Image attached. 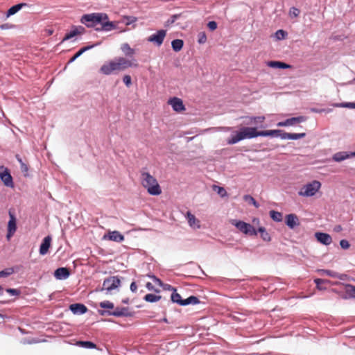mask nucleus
Returning <instances> with one entry per match:
<instances>
[{
	"label": "nucleus",
	"instance_id": "nucleus-17",
	"mask_svg": "<svg viewBox=\"0 0 355 355\" xmlns=\"http://www.w3.org/2000/svg\"><path fill=\"white\" fill-rule=\"evenodd\" d=\"M69 275V270L64 267L59 268L54 272V276L57 279H65L68 278Z\"/></svg>",
	"mask_w": 355,
	"mask_h": 355
},
{
	"label": "nucleus",
	"instance_id": "nucleus-18",
	"mask_svg": "<svg viewBox=\"0 0 355 355\" xmlns=\"http://www.w3.org/2000/svg\"><path fill=\"white\" fill-rule=\"evenodd\" d=\"M51 237L50 236L44 237L40 248V254L41 255H45L49 252V249L51 246Z\"/></svg>",
	"mask_w": 355,
	"mask_h": 355
},
{
	"label": "nucleus",
	"instance_id": "nucleus-23",
	"mask_svg": "<svg viewBox=\"0 0 355 355\" xmlns=\"http://www.w3.org/2000/svg\"><path fill=\"white\" fill-rule=\"evenodd\" d=\"M27 6V3H21L17 5H15L10 8L7 11L6 16L8 17L11 15H15L17 13L19 10H20L22 8Z\"/></svg>",
	"mask_w": 355,
	"mask_h": 355
},
{
	"label": "nucleus",
	"instance_id": "nucleus-16",
	"mask_svg": "<svg viewBox=\"0 0 355 355\" xmlns=\"http://www.w3.org/2000/svg\"><path fill=\"white\" fill-rule=\"evenodd\" d=\"M104 239L115 242H121L124 240V236L118 231H112L105 235Z\"/></svg>",
	"mask_w": 355,
	"mask_h": 355
},
{
	"label": "nucleus",
	"instance_id": "nucleus-28",
	"mask_svg": "<svg viewBox=\"0 0 355 355\" xmlns=\"http://www.w3.org/2000/svg\"><path fill=\"white\" fill-rule=\"evenodd\" d=\"M183 44V40L180 39L174 40L171 42L172 48L175 52L180 51L182 49Z\"/></svg>",
	"mask_w": 355,
	"mask_h": 355
},
{
	"label": "nucleus",
	"instance_id": "nucleus-33",
	"mask_svg": "<svg viewBox=\"0 0 355 355\" xmlns=\"http://www.w3.org/2000/svg\"><path fill=\"white\" fill-rule=\"evenodd\" d=\"M161 297H162L160 295L149 293L146 295L144 299L148 302H155L159 301Z\"/></svg>",
	"mask_w": 355,
	"mask_h": 355
},
{
	"label": "nucleus",
	"instance_id": "nucleus-52",
	"mask_svg": "<svg viewBox=\"0 0 355 355\" xmlns=\"http://www.w3.org/2000/svg\"><path fill=\"white\" fill-rule=\"evenodd\" d=\"M278 137H280L282 139H288V133L281 130V132L278 134Z\"/></svg>",
	"mask_w": 355,
	"mask_h": 355
},
{
	"label": "nucleus",
	"instance_id": "nucleus-64",
	"mask_svg": "<svg viewBox=\"0 0 355 355\" xmlns=\"http://www.w3.org/2000/svg\"><path fill=\"white\" fill-rule=\"evenodd\" d=\"M173 17L174 19H177L178 16H177V15H173Z\"/></svg>",
	"mask_w": 355,
	"mask_h": 355
},
{
	"label": "nucleus",
	"instance_id": "nucleus-61",
	"mask_svg": "<svg viewBox=\"0 0 355 355\" xmlns=\"http://www.w3.org/2000/svg\"><path fill=\"white\" fill-rule=\"evenodd\" d=\"M6 26H7V24H3L1 26V28L3 29V28H6Z\"/></svg>",
	"mask_w": 355,
	"mask_h": 355
},
{
	"label": "nucleus",
	"instance_id": "nucleus-21",
	"mask_svg": "<svg viewBox=\"0 0 355 355\" xmlns=\"http://www.w3.org/2000/svg\"><path fill=\"white\" fill-rule=\"evenodd\" d=\"M355 157V152L347 153V152H338L334 154V161L341 162L345 159Z\"/></svg>",
	"mask_w": 355,
	"mask_h": 355
},
{
	"label": "nucleus",
	"instance_id": "nucleus-58",
	"mask_svg": "<svg viewBox=\"0 0 355 355\" xmlns=\"http://www.w3.org/2000/svg\"><path fill=\"white\" fill-rule=\"evenodd\" d=\"M252 204H253L255 207H259V204L257 203V201L254 200V201H252Z\"/></svg>",
	"mask_w": 355,
	"mask_h": 355
},
{
	"label": "nucleus",
	"instance_id": "nucleus-60",
	"mask_svg": "<svg viewBox=\"0 0 355 355\" xmlns=\"http://www.w3.org/2000/svg\"><path fill=\"white\" fill-rule=\"evenodd\" d=\"M3 288L1 286H0V295H1L3 294Z\"/></svg>",
	"mask_w": 355,
	"mask_h": 355
},
{
	"label": "nucleus",
	"instance_id": "nucleus-27",
	"mask_svg": "<svg viewBox=\"0 0 355 355\" xmlns=\"http://www.w3.org/2000/svg\"><path fill=\"white\" fill-rule=\"evenodd\" d=\"M268 65L270 67L279 69H288L290 67V65L279 61H270Z\"/></svg>",
	"mask_w": 355,
	"mask_h": 355
},
{
	"label": "nucleus",
	"instance_id": "nucleus-59",
	"mask_svg": "<svg viewBox=\"0 0 355 355\" xmlns=\"http://www.w3.org/2000/svg\"><path fill=\"white\" fill-rule=\"evenodd\" d=\"M222 129L225 131H229L230 130V127H224V128H222Z\"/></svg>",
	"mask_w": 355,
	"mask_h": 355
},
{
	"label": "nucleus",
	"instance_id": "nucleus-20",
	"mask_svg": "<svg viewBox=\"0 0 355 355\" xmlns=\"http://www.w3.org/2000/svg\"><path fill=\"white\" fill-rule=\"evenodd\" d=\"M187 218L189 225L193 229L200 228V220L197 219L194 215H193L191 212L187 211Z\"/></svg>",
	"mask_w": 355,
	"mask_h": 355
},
{
	"label": "nucleus",
	"instance_id": "nucleus-31",
	"mask_svg": "<svg viewBox=\"0 0 355 355\" xmlns=\"http://www.w3.org/2000/svg\"><path fill=\"white\" fill-rule=\"evenodd\" d=\"M269 214L270 218L276 222H281L283 219V216L281 212L271 210L270 211Z\"/></svg>",
	"mask_w": 355,
	"mask_h": 355
},
{
	"label": "nucleus",
	"instance_id": "nucleus-44",
	"mask_svg": "<svg viewBox=\"0 0 355 355\" xmlns=\"http://www.w3.org/2000/svg\"><path fill=\"white\" fill-rule=\"evenodd\" d=\"M265 120L264 116H256L250 118V123H262Z\"/></svg>",
	"mask_w": 355,
	"mask_h": 355
},
{
	"label": "nucleus",
	"instance_id": "nucleus-36",
	"mask_svg": "<svg viewBox=\"0 0 355 355\" xmlns=\"http://www.w3.org/2000/svg\"><path fill=\"white\" fill-rule=\"evenodd\" d=\"M306 136L305 133H288V139H299L304 138Z\"/></svg>",
	"mask_w": 355,
	"mask_h": 355
},
{
	"label": "nucleus",
	"instance_id": "nucleus-53",
	"mask_svg": "<svg viewBox=\"0 0 355 355\" xmlns=\"http://www.w3.org/2000/svg\"><path fill=\"white\" fill-rule=\"evenodd\" d=\"M74 28H75L78 35H80V34H82V33H83L85 32V28L81 26H76V27H74Z\"/></svg>",
	"mask_w": 355,
	"mask_h": 355
},
{
	"label": "nucleus",
	"instance_id": "nucleus-8",
	"mask_svg": "<svg viewBox=\"0 0 355 355\" xmlns=\"http://www.w3.org/2000/svg\"><path fill=\"white\" fill-rule=\"evenodd\" d=\"M0 178L5 186L10 188L14 187L12 177L7 168H4L3 166L0 167Z\"/></svg>",
	"mask_w": 355,
	"mask_h": 355
},
{
	"label": "nucleus",
	"instance_id": "nucleus-7",
	"mask_svg": "<svg viewBox=\"0 0 355 355\" xmlns=\"http://www.w3.org/2000/svg\"><path fill=\"white\" fill-rule=\"evenodd\" d=\"M121 285V280L116 276H112L106 278L103 284L101 291H106L107 293L117 288Z\"/></svg>",
	"mask_w": 355,
	"mask_h": 355
},
{
	"label": "nucleus",
	"instance_id": "nucleus-41",
	"mask_svg": "<svg viewBox=\"0 0 355 355\" xmlns=\"http://www.w3.org/2000/svg\"><path fill=\"white\" fill-rule=\"evenodd\" d=\"M78 35L75 28H73L69 33H67L63 38V41L68 40L74 36Z\"/></svg>",
	"mask_w": 355,
	"mask_h": 355
},
{
	"label": "nucleus",
	"instance_id": "nucleus-1",
	"mask_svg": "<svg viewBox=\"0 0 355 355\" xmlns=\"http://www.w3.org/2000/svg\"><path fill=\"white\" fill-rule=\"evenodd\" d=\"M80 21L87 27L95 28L97 31H110L116 28L114 22L108 21V16L105 13L84 15Z\"/></svg>",
	"mask_w": 355,
	"mask_h": 355
},
{
	"label": "nucleus",
	"instance_id": "nucleus-22",
	"mask_svg": "<svg viewBox=\"0 0 355 355\" xmlns=\"http://www.w3.org/2000/svg\"><path fill=\"white\" fill-rule=\"evenodd\" d=\"M70 310L74 313L83 314L85 313L87 309L81 304H73L70 305Z\"/></svg>",
	"mask_w": 355,
	"mask_h": 355
},
{
	"label": "nucleus",
	"instance_id": "nucleus-32",
	"mask_svg": "<svg viewBox=\"0 0 355 355\" xmlns=\"http://www.w3.org/2000/svg\"><path fill=\"white\" fill-rule=\"evenodd\" d=\"M95 45L92 46H87L82 49H80L70 60L69 62H73L76 58H78L79 56H80L84 52L86 51L93 48Z\"/></svg>",
	"mask_w": 355,
	"mask_h": 355
},
{
	"label": "nucleus",
	"instance_id": "nucleus-10",
	"mask_svg": "<svg viewBox=\"0 0 355 355\" xmlns=\"http://www.w3.org/2000/svg\"><path fill=\"white\" fill-rule=\"evenodd\" d=\"M166 31L165 30H159L157 33L151 35L147 39V40L150 42H153L157 46H159L162 44L163 41L166 37Z\"/></svg>",
	"mask_w": 355,
	"mask_h": 355
},
{
	"label": "nucleus",
	"instance_id": "nucleus-2",
	"mask_svg": "<svg viewBox=\"0 0 355 355\" xmlns=\"http://www.w3.org/2000/svg\"><path fill=\"white\" fill-rule=\"evenodd\" d=\"M139 67V64L136 60H128L124 57H118L103 64L100 69V71L105 75H110L116 73L125 69Z\"/></svg>",
	"mask_w": 355,
	"mask_h": 355
},
{
	"label": "nucleus",
	"instance_id": "nucleus-14",
	"mask_svg": "<svg viewBox=\"0 0 355 355\" xmlns=\"http://www.w3.org/2000/svg\"><path fill=\"white\" fill-rule=\"evenodd\" d=\"M168 103L171 105L175 112H180L185 110V107L182 101L177 97H173L169 99Z\"/></svg>",
	"mask_w": 355,
	"mask_h": 355
},
{
	"label": "nucleus",
	"instance_id": "nucleus-35",
	"mask_svg": "<svg viewBox=\"0 0 355 355\" xmlns=\"http://www.w3.org/2000/svg\"><path fill=\"white\" fill-rule=\"evenodd\" d=\"M199 302H200V301L198 297H196L195 296H190L188 298H187L186 300H184V302L182 303V304H183V306H185V305H188L190 304H196Z\"/></svg>",
	"mask_w": 355,
	"mask_h": 355
},
{
	"label": "nucleus",
	"instance_id": "nucleus-15",
	"mask_svg": "<svg viewBox=\"0 0 355 355\" xmlns=\"http://www.w3.org/2000/svg\"><path fill=\"white\" fill-rule=\"evenodd\" d=\"M285 223L291 229H293L295 227L300 225L298 217L294 214L286 215Z\"/></svg>",
	"mask_w": 355,
	"mask_h": 355
},
{
	"label": "nucleus",
	"instance_id": "nucleus-43",
	"mask_svg": "<svg viewBox=\"0 0 355 355\" xmlns=\"http://www.w3.org/2000/svg\"><path fill=\"white\" fill-rule=\"evenodd\" d=\"M198 37V42L199 44H205L207 41V35L205 32L199 33Z\"/></svg>",
	"mask_w": 355,
	"mask_h": 355
},
{
	"label": "nucleus",
	"instance_id": "nucleus-6",
	"mask_svg": "<svg viewBox=\"0 0 355 355\" xmlns=\"http://www.w3.org/2000/svg\"><path fill=\"white\" fill-rule=\"evenodd\" d=\"M321 184L320 182L313 180L304 185L299 191V195L303 197L313 196L319 190Z\"/></svg>",
	"mask_w": 355,
	"mask_h": 355
},
{
	"label": "nucleus",
	"instance_id": "nucleus-45",
	"mask_svg": "<svg viewBox=\"0 0 355 355\" xmlns=\"http://www.w3.org/2000/svg\"><path fill=\"white\" fill-rule=\"evenodd\" d=\"M123 81L128 87H129L132 84L131 77L129 75H125L123 78Z\"/></svg>",
	"mask_w": 355,
	"mask_h": 355
},
{
	"label": "nucleus",
	"instance_id": "nucleus-47",
	"mask_svg": "<svg viewBox=\"0 0 355 355\" xmlns=\"http://www.w3.org/2000/svg\"><path fill=\"white\" fill-rule=\"evenodd\" d=\"M340 247L344 250L348 249L350 246L349 241L345 239L341 240L340 242Z\"/></svg>",
	"mask_w": 355,
	"mask_h": 355
},
{
	"label": "nucleus",
	"instance_id": "nucleus-54",
	"mask_svg": "<svg viewBox=\"0 0 355 355\" xmlns=\"http://www.w3.org/2000/svg\"><path fill=\"white\" fill-rule=\"evenodd\" d=\"M153 281L155 284H157V286H162V282L159 279L157 278L155 276L153 277Z\"/></svg>",
	"mask_w": 355,
	"mask_h": 355
},
{
	"label": "nucleus",
	"instance_id": "nucleus-24",
	"mask_svg": "<svg viewBox=\"0 0 355 355\" xmlns=\"http://www.w3.org/2000/svg\"><path fill=\"white\" fill-rule=\"evenodd\" d=\"M121 50L125 56L132 57L135 53V50L130 47L128 43L122 44Z\"/></svg>",
	"mask_w": 355,
	"mask_h": 355
},
{
	"label": "nucleus",
	"instance_id": "nucleus-11",
	"mask_svg": "<svg viewBox=\"0 0 355 355\" xmlns=\"http://www.w3.org/2000/svg\"><path fill=\"white\" fill-rule=\"evenodd\" d=\"M306 120V118L303 116H300L297 117H292L290 119H287L284 121H280L277 123V125L278 127H284V126H293L297 123L304 122Z\"/></svg>",
	"mask_w": 355,
	"mask_h": 355
},
{
	"label": "nucleus",
	"instance_id": "nucleus-37",
	"mask_svg": "<svg viewBox=\"0 0 355 355\" xmlns=\"http://www.w3.org/2000/svg\"><path fill=\"white\" fill-rule=\"evenodd\" d=\"M258 231L260 232L261 236L264 241H270V240L269 234L266 231L264 227H259Z\"/></svg>",
	"mask_w": 355,
	"mask_h": 355
},
{
	"label": "nucleus",
	"instance_id": "nucleus-19",
	"mask_svg": "<svg viewBox=\"0 0 355 355\" xmlns=\"http://www.w3.org/2000/svg\"><path fill=\"white\" fill-rule=\"evenodd\" d=\"M315 237L317 240L324 245H329L331 243L332 239L328 234L317 232L315 233Z\"/></svg>",
	"mask_w": 355,
	"mask_h": 355
},
{
	"label": "nucleus",
	"instance_id": "nucleus-25",
	"mask_svg": "<svg viewBox=\"0 0 355 355\" xmlns=\"http://www.w3.org/2000/svg\"><path fill=\"white\" fill-rule=\"evenodd\" d=\"M315 283L319 290H324L331 286V282L329 281L321 279H315Z\"/></svg>",
	"mask_w": 355,
	"mask_h": 355
},
{
	"label": "nucleus",
	"instance_id": "nucleus-50",
	"mask_svg": "<svg viewBox=\"0 0 355 355\" xmlns=\"http://www.w3.org/2000/svg\"><path fill=\"white\" fill-rule=\"evenodd\" d=\"M207 27L211 30V31H214L217 28V24L216 21H209L208 24H207Z\"/></svg>",
	"mask_w": 355,
	"mask_h": 355
},
{
	"label": "nucleus",
	"instance_id": "nucleus-62",
	"mask_svg": "<svg viewBox=\"0 0 355 355\" xmlns=\"http://www.w3.org/2000/svg\"><path fill=\"white\" fill-rule=\"evenodd\" d=\"M340 230H341L340 226H338V227L336 228V230H337V231H340Z\"/></svg>",
	"mask_w": 355,
	"mask_h": 355
},
{
	"label": "nucleus",
	"instance_id": "nucleus-51",
	"mask_svg": "<svg viewBox=\"0 0 355 355\" xmlns=\"http://www.w3.org/2000/svg\"><path fill=\"white\" fill-rule=\"evenodd\" d=\"M146 287L149 291H154L155 292H158L159 291L157 289H155L153 284L151 282H147L146 284Z\"/></svg>",
	"mask_w": 355,
	"mask_h": 355
},
{
	"label": "nucleus",
	"instance_id": "nucleus-63",
	"mask_svg": "<svg viewBox=\"0 0 355 355\" xmlns=\"http://www.w3.org/2000/svg\"><path fill=\"white\" fill-rule=\"evenodd\" d=\"M164 320L165 322H168V320H167V319H166V318H164V320Z\"/></svg>",
	"mask_w": 355,
	"mask_h": 355
},
{
	"label": "nucleus",
	"instance_id": "nucleus-42",
	"mask_svg": "<svg viewBox=\"0 0 355 355\" xmlns=\"http://www.w3.org/2000/svg\"><path fill=\"white\" fill-rule=\"evenodd\" d=\"M300 13V10L295 7H292L289 10V15L291 17H297Z\"/></svg>",
	"mask_w": 355,
	"mask_h": 355
},
{
	"label": "nucleus",
	"instance_id": "nucleus-3",
	"mask_svg": "<svg viewBox=\"0 0 355 355\" xmlns=\"http://www.w3.org/2000/svg\"><path fill=\"white\" fill-rule=\"evenodd\" d=\"M259 136V131H257V128L243 127L239 130V131H236L231 135V136L227 140V144L229 145H232L239 142L241 140L245 139H252Z\"/></svg>",
	"mask_w": 355,
	"mask_h": 355
},
{
	"label": "nucleus",
	"instance_id": "nucleus-55",
	"mask_svg": "<svg viewBox=\"0 0 355 355\" xmlns=\"http://www.w3.org/2000/svg\"><path fill=\"white\" fill-rule=\"evenodd\" d=\"M131 291L136 292L137 290V286L135 282H132L130 287Z\"/></svg>",
	"mask_w": 355,
	"mask_h": 355
},
{
	"label": "nucleus",
	"instance_id": "nucleus-13",
	"mask_svg": "<svg viewBox=\"0 0 355 355\" xmlns=\"http://www.w3.org/2000/svg\"><path fill=\"white\" fill-rule=\"evenodd\" d=\"M10 220L8 223L7 239L9 240L15 234L17 230L16 218L13 213L9 211Z\"/></svg>",
	"mask_w": 355,
	"mask_h": 355
},
{
	"label": "nucleus",
	"instance_id": "nucleus-39",
	"mask_svg": "<svg viewBox=\"0 0 355 355\" xmlns=\"http://www.w3.org/2000/svg\"><path fill=\"white\" fill-rule=\"evenodd\" d=\"M99 306L103 309H113L114 304L110 301H103L100 302Z\"/></svg>",
	"mask_w": 355,
	"mask_h": 355
},
{
	"label": "nucleus",
	"instance_id": "nucleus-48",
	"mask_svg": "<svg viewBox=\"0 0 355 355\" xmlns=\"http://www.w3.org/2000/svg\"><path fill=\"white\" fill-rule=\"evenodd\" d=\"M17 160L19 161V162L21 164V170L24 172H27L28 171V166H26V164H25L21 159L19 157V156H17Z\"/></svg>",
	"mask_w": 355,
	"mask_h": 355
},
{
	"label": "nucleus",
	"instance_id": "nucleus-9",
	"mask_svg": "<svg viewBox=\"0 0 355 355\" xmlns=\"http://www.w3.org/2000/svg\"><path fill=\"white\" fill-rule=\"evenodd\" d=\"M235 226L243 233L249 235H257V231L252 225L243 221H237Z\"/></svg>",
	"mask_w": 355,
	"mask_h": 355
},
{
	"label": "nucleus",
	"instance_id": "nucleus-38",
	"mask_svg": "<svg viewBox=\"0 0 355 355\" xmlns=\"http://www.w3.org/2000/svg\"><path fill=\"white\" fill-rule=\"evenodd\" d=\"M14 272L12 268H8L3 270L0 271V277H6Z\"/></svg>",
	"mask_w": 355,
	"mask_h": 355
},
{
	"label": "nucleus",
	"instance_id": "nucleus-34",
	"mask_svg": "<svg viewBox=\"0 0 355 355\" xmlns=\"http://www.w3.org/2000/svg\"><path fill=\"white\" fill-rule=\"evenodd\" d=\"M171 300L173 302L177 303L181 306H183L182 303L184 302V300H182L181 296L179 293L175 291L171 294Z\"/></svg>",
	"mask_w": 355,
	"mask_h": 355
},
{
	"label": "nucleus",
	"instance_id": "nucleus-5",
	"mask_svg": "<svg viewBox=\"0 0 355 355\" xmlns=\"http://www.w3.org/2000/svg\"><path fill=\"white\" fill-rule=\"evenodd\" d=\"M347 277L346 275H338L334 272V286H339V291H338L337 288H334V292H341L345 291L346 293V297H354L355 298V286L350 284H338L335 279L338 278L341 280H345Z\"/></svg>",
	"mask_w": 355,
	"mask_h": 355
},
{
	"label": "nucleus",
	"instance_id": "nucleus-4",
	"mask_svg": "<svg viewBox=\"0 0 355 355\" xmlns=\"http://www.w3.org/2000/svg\"><path fill=\"white\" fill-rule=\"evenodd\" d=\"M141 183L152 195H159L162 192L157 180L148 172L141 173Z\"/></svg>",
	"mask_w": 355,
	"mask_h": 355
},
{
	"label": "nucleus",
	"instance_id": "nucleus-12",
	"mask_svg": "<svg viewBox=\"0 0 355 355\" xmlns=\"http://www.w3.org/2000/svg\"><path fill=\"white\" fill-rule=\"evenodd\" d=\"M105 313L109 315H113L116 317H122V316H130L131 314L129 311L128 308L127 307H116L114 311H107ZM101 315H104L105 312H101Z\"/></svg>",
	"mask_w": 355,
	"mask_h": 355
},
{
	"label": "nucleus",
	"instance_id": "nucleus-46",
	"mask_svg": "<svg viewBox=\"0 0 355 355\" xmlns=\"http://www.w3.org/2000/svg\"><path fill=\"white\" fill-rule=\"evenodd\" d=\"M275 35L277 37V39L282 40V39H284L285 38V37L286 35V33L284 31H283V30H278L276 32Z\"/></svg>",
	"mask_w": 355,
	"mask_h": 355
},
{
	"label": "nucleus",
	"instance_id": "nucleus-30",
	"mask_svg": "<svg viewBox=\"0 0 355 355\" xmlns=\"http://www.w3.org/2000/svg\"><path fill=\"white\" fill-rule=\"evenodd\" d=\"M212 190L213 191L216 193L220 198H224L227 196V191L223 187L217 185H213Z\"/></svg>",
	"mask_w": 355,
	"mask_h": 355
},
{
	"label": "nucleus",
	"instance_id": "nucleus-56",
	"mask_svg": "<svg viewBox=\"0 0 355 355\" xmlns=\"http://www.w3.org/2000/svg\"><path fill=\"white\" fill-rule=\"evenodd\" d=\"M128 21H126V24H130L134 21H135L136 19L134 17H126Z\"/></svg>",
	"mask_w": 355,
	"mask_h": 355
},
{
	"label": "nucleus",
	"instance_id": "nucleus-29",
	"mask_svg": "<svg viewBox=\"0 0 355 355\" xmlns=\"http://www.w3.org/2000/svg\"><path fill=\"white\" fill-rule=\"evenodd\" d=\"M76 345L89 349H96V345L91 341H78Z\"/></svg>",
	"mask_w": 355,
	"mask_h": 355
},
{
	"label": "nucleus",
	"instance_id": "nucleus-40",
	"mask_svg": "<svg viewBox=\"0 0 355 355\" xmlns=\"http://www.w3.org/2000/svg\"><path fill=\"white\" fill-rule=\"evenodd\" d=\"M334 107H347L349 109H355V103H340V104H334Z\"/></svg>",
	"mask_w": 355,
	"mask_h": 355
},
{
	"label": "nucleus",
	"instance_id": "nucleus-57",
	"mask_svg": "<svg viewBox=\"0 0 355 355\" xmlns=\"http://www.w3.org/2000/svg\"><path fill=\"white\" fill-rule=\"evenodd\" d=\"M244 200H254V198H253L252 197H251L250 196L246 195V196H245V197H244Z\"/></svg>",
	"mask_w": 355,
	"mask_h": 355
},
{
	"label": "nucleus",
	"instance_id": "nucleus-26",
	"mask_svg": "<svg viewBox=\"0 0 355 355\" xmlns=\"http://www.w3.org/2000/svg\"><path fill=\"white\" fill-rule=\"evenodd\" d=\"M281 132V130H269L259 131V136L262 137H278V134Z\"/></svg>",
	"mask_w": 355,
	"mask_h": 355
},
{
	"label": "nucleus",
	"instance_id": "nucleus-49",
	"mask_svg": "<svg viewBox=\"0 0 355 355\" xmlns=\"http://www.w3.org/2000/svg\"><path fill=\"white\" fill-rule=\"evenodd\" d=\"M6 292L12 295H19L20 294V291L15 288H8Z\"/></svg>",
	"mask_w": 355,
	"mask_h": 355
}]
</instances>
